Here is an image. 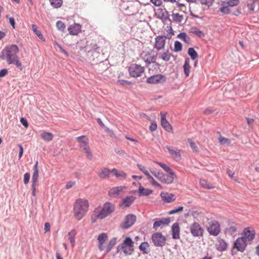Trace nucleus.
I'll use <instances>...</instances> for the list:
<instances>
[{"label": "nucleus", "mask_w": 259, "mask_h": 259, "mask_svg": "<svg viewBox=\"0 0 259 259\" xmlns=\"http://www.w3.org/2000/svg\"><path fill=\"white\" fill-rule=\"evenodd\" d=\"M19 49L15 45H12L5 47L1 52L0 58L6 60L9 64H15L17 67L22 70V63L17 55Z\"/></svg>", "instance_id": "f257e3e1"}, {"label": "nucleus", "mask_w": 259, "mask_h": 259, "mask_svg": "<svg viewBox=\"0 0 259 259\" xmlns=\"http://www.w3.org/2000/svg\"><path fill=\"white\" fill-rule=\"evenodd\" d=\"M239 225L232 221H228V226L224 230V234L226 237H234L238 232Z\"/></svg>", "instance_id": "423d86ee"}, {"label": "nucleus", "mask_w": 259, "mask_h": 259, "mask_svg": "<svg viewBox=\"0 0 259 259\" xmlns=\"http://www.w3.org/2000/svg\"><path fill=\"white\" fill-rule=\"evenodd\" d=\"M215 247L218 250L220 251H224L227 250L228 248V244L224 240L219 238L217 239Z\"/></svg>", "instance_id": "4be33fe9"}, {"label": "nucleus", "mask_w": 259, "mask_h": 259, "mask_svg": "<svg viewBox=\"0 0 259 259\" xmlns=\"http://www.w3.org/2000/svg\"><path fill=\"white\" fill-rule=\"evenodd\" d=\"M139 249L144 254H148L150 251V245L147 242L142 243L139 246Z\"/></svg>", "instance_id": "a878e982"}, {"label": "nucleus", "mask_w": 259, "mask_h": 259, "mask_svg": "<svg viewBox=\"0 0 259 259\" xmlns=\"http://www.w3.org/2000/svg\"><path fill=\"white\" fill-rule=\"evenodd\" d=\"M45 230L46 232H49L50 230V225L49 223L45 224Z\"/></svg>", "instance_id": "774afa93"}, {"label": "nucleus", "mask_w": 259, "mask_h": 259, "mask_svg": "<svg viewBox=\"0 0 259 259\" xmlns=\"http://www.w3.org/2000/svg\"><path fill=\"white\" fill-rule=\"evenodd\" d=\"M152 193V190L149 189H146L140 186L139 188V195L141 196H148Z\"/></svg>", "instance_id": "7c9ffc66"}, {"label": "nucleus", "mask_w": 259, "mask_h": 259, "mask_svg": "<svg viewBox=\"0 0 259 259\" xmlns=\"http://www.w3.org/2000/svg\"><path fill=\"white\" fill-rule=\"evenodd\" d=\"M202 5L209 6L213 2V0H198Z\"/></svg>", "instance_id": "13d9d810"}, {"label": "nucleus", "mask_w": 259, "mask_h": 259, "mask_svg": "<svg viewBox=\"0 0 259 259\" xmlns=\"http://www.w3.org/2000/svg\"><path fill=\"white\" fill-rule=\"evenodd\" d=\"M172 18L174 21L179 23L181 22L183 20V16L178 13L173 14L172 15Z\"/></svg>", "instance_id": "a18cd8bd"}, {"label": "nucleus", "mask_w": 259, "mask_h": 259, "mask_svg": "<svg viewBox=\"0 0 259 259\" xmlns=\"http://www.w3.org/2000/svg\"><path fill=\"white\" fill-rule=\"evenodd\" d=\"M160 196L162 200L165 203H170L174 202L176 198L175 195L172 193L167 192H161Z\"/></svg>", "instance_id": "412c9836"}, {"label": "nucleus", "mask_w": 259, "mask_h": 259, "mask_svg": "<svg viewBox=\"0 0 259 259\" xmlns=\"http://www.w3.org/2000/svg\"><path fill=\"white\" fill-rule=\"evenodd\" d=\"M156 164L161 167L168 174H164L161 171H156L154 170H150L151 174L161 182L170 184L173 183L177 176L175 172L166 164L159 162H155Z\"/></svg>", "instance_id": "f03ea898"}, {"label": "nucleus", "mask_w": 259, "mask_h": 259, "mask_svg": "<svg viewBox=\"0 0 259 259\" xmlns=\"http://www.w3.org/2000/svg\"><path fill=\"white\" fill-rule=\"evenodd\" d=\"M190 32L199 37H202L204 36L203 32L200 30L196 27H191Z\"/></svg>", "instance_id": "e433bc0d"}, {"label": "nucleus", "mask_w": 259, "mask_h": 259, "mask_svg": "<svg viewBox=\"0 0 259 259\" xmlns=\"http://www.w3.org/2000/svg\"><path fill=\"white\" fill-rule=\"evenodd\" d=\"M189 230L193 237H202L204 234V229L197 222H194L189 226Z\"/></svg>", "instance_id": "6e6552de"}, {"label": "nucleus", "mask_w": 259, "mask_h": 259, "mask_svg": "<svg viewBox=\"0 0 259 259\" xmlns=\"http://www.w3.org/2000/svg\"><path fill=\"white\" fill-rule=\"evenodd\" d=\"M8 73V70L6 69H2L0 71V77L5 76Z\"/></svg>", "instance_id": "69168bd1"}, {"label": "nucleus", "mask_w": 259, "mask_h": 259, "mask_svg": "<svg viewBox=\"0 0 259 259\" xmlns=\"http://www.w3.org/2000/svg\"><path fill=\"white\" fill-rule=\"evenodd\" d=\"M188 142L189 143L190 147L192 149L193 151L195 153H198L199 150L198 146L196 143L191 139H188Z\"/></svg>", "instance_id": "ea45409f"}, {"label": "nucleus", "mask_w": 259, "mask_h": 259, "mask_svg": "<svg viewBox=\"0 0 259 259\" xmlns=\"http://www.w3.org/2000/svg\"><path fill=\"white\" fill-rule=\"evenodd\" d=\"M77 141L79 143V146L82 149L89 146V140L85 136H81L76 138Z\"/></svg>", "instance_id": "393cba45"}, {"label": "nucleus", "mask_w": 259, "mask_h": 259, "mask_svg": "<svg viewBox=\"0 0 259 259\" xmlns=\"http://www.w3.org/2000/svg\"><path fill=\"white\" fill-rule=\"evenodd\" d=\"M116 238H112L109 241V242L108 243V244H106L105 253H108L113 248V247L116 244Z\"/></svg>", "instance_id": "72a5a7b5"}, {"label": "nucleus", "mask_w": 259, "mask_h": 259, "mask_svg": "<svg viewBox=\"0 0 259 259\" xmlns=\"http://www.w3.org/2000/svg\"><path fill=\"white\" fill-rule=\"evenodd\" d=\"M89 202L85 198H78L75 201L73 213L76 220H81L86 215L89 210Z\"/></svg>", "instance_id": "20e7f679"}, {"label": "nucleus", "mask_w": 259, "mask_h": 259, "mask_svg": "<svg viewBox=\"0 0 259 259\" xmlns=\"http://www.w3.org/2000/svg\"><path fill=\"white\" fill-rule=\"evenodd\" d=\"M247 244V241L244 238L239 237L235 241L233 248L237 249L239 251L243 252L245 249Z\"/></svg>", "instance_id": "4468645a"}, {"label": "nucleus", "mask_w": 259, "mask_h": 259, "mask_svg": "<svg viewBox=\"0 0 259 259\" xmlns=\"http://www.w3.org/2000/svg\"><path fill=\"white\" fill-rule=\"evenodd\" d=\"M152 240L156 246H163L165 244V237L161 233L157 232L152 235Z\"/></svg>", "instance_id": "9d476101"}, {"label": "nucleus", "mask_w": 259, "mask_h": 259, "mask_svg": "<svg viewBox=\"0 0 259 259\" xmlns=\"http://www.w3.org/2000/svg\"><path fill=\"white\" fill-rule=\"evenodd\" d=\"M166 148L168 150L170 156L173 158H174L177 160H179L182 159V156L181 155V150L180 149H179L176 147L169 146H166Z\"/></svg>", "instance_id": "f3484780"}, {"label": "nucleus", "mask_w": 259, "mask_h": 259, "mask_svg": "<svg viewBox=\"0 0 259 259\" xmlns=\"http://www.w3.org/2000/svg\"><path fill=\"white\" fill-rule=\"evenodd\" d=\"M38 179V171L33 170L32 178V184H36Z\"/></svg>", "instance_id": "09e8293b"}, {"label": "nucleus", "mask_w": 259, "mask_h": 259, "mask_svg": "<svg viewBox=\"0 0 259 259\" xmlns=\"http://www.w3.org/2000/svg\"><path fill=\"white\" fill-rule=\"evenodd\" d=\"M227 4L230 7H234L237 6L239 3V0H229L227 1Z\"/></svg>", "instance_id": "864d4df0"}, {"label": "nucleus", "mask_w": 259, "mask_h": 259, "mask_svg": "<svg viewBox=\"0 0 259 259\" xmlns=\"http://www.w3.org/2000/svg\"><path fill=\"white\" fill-rule=\"evenodd\" d=\"M41 138L45 141L50 142L53 139V135L50 132H43L41 134Z\"/></svg>", "instance_id": "c9c22d12"}, {"label": "nucleus", "mask_w": 259, "mask_h": 259, "mask_svg": "<svg viewBox=\"0 0 259 259\" xmlns=\"http://www.w3.org/2000/svg\"><path fill=\"white\" fill-rule=\"evenodd\" d=\"M125 189L126 188L124 186H115L110 189L108 195L111 197L116 198L121 195Z\"/></svg>", "instance_id": "f8f14e48"}, {"label": "nucleus", "mask_w": 259, "mask_h": 259, "mask_svg": "<svg viewBox=\"0 0 259 259\" xmlns=\"http://www.w3.org/2000/svg\"><path fill=\"white\" fill-rule=\"evenodd\" d=\"M183 209H184V207L182 206H181L178 207L177 208H175V209L170 210L168 212V214H174L176 213H178L179 212L182 211L183 210Z\"/></svg>", "instance_id": "603ef678"}, {"label": "nucleus", "mask_w": 259, "mask_h": 259, "mask_svg": "<svg viewBox=\"0 0 259 259\" xmlns=\"http://www.w3.org/2000/svg\"><path fill=\"white\" fill-rule=\"evenodd\" d=\"M174 57V55L169 52L168 50H166L164 52L160 53L158 54V58L163 61L168 62L171 58Z\"/></svg>", "instance_id": "5701e85b"}, {"label": "nucleus", "mask_w": 259, "mask_h": 259, "mask_svg": "<svg viewBox=\"0 0 259 259\" xmlns=\"http://www.w3.org/2000/svg\"><path fill=\"white\" fill-rule=\"evenodd\" d=\"M81 26L78 23L70 25L68 28L69 33L71 35H76L81 31Z\"/></svg>", "instance_id": "aec40b11"}, {"label": "nucleus", "mask_w": 259, "mask_h": 259, "mask_svg": "<svg viewBox=\"0 0 259 259\" xmlns=\"http://www.w3.org/2000/svg\"><path fill=\"white\" fill-rule=\"evenodd\" d=\"M184 74L186 77L190 75L191 66L190 64V60L189 58L185 59L184 64L183 65Z\"/></svg>", "instance_id": "bb28decb"}, {"label": "nucleus", "mask_w": 259, "mask_h": 259, "mask_svg": "<svg viewBox=\"0 0 259 259\" xmlns=\"http://www.w3.org/2000/svg\"><path fill=\"white\" fill-rule=\"evenodd\" d=\"M111 172V171L109 169L104 168L101 169V171L98 174V176L101 179H107L109 178Z\"/></svg>", "instance_id": "c756f323"}, {"label": "nucleus", "mask_w": 259, "mask_h": 259, "mask_svg": "<svg viewBox=\"0 0 259 259\" xmlns=\"http://www.w3.org/2000/svg\"><path fill=\"white\" fill-rule=\"evenodd\" d=\"M18 147L19 148V149H20V151H19V158L20 159L21 158V157L22 156L23 154V148L20 144L18 145Z\"/></svg>", "instance_id": "e2e57ef3"}, {"label": "nucleus", "mask_w": 259, "mask_h": 259, "mask_svg": "<svg viewBox=\"0 0 259 259\" xmlns=\"http://www.w3.org/2000/svg\"><path fill=\"white\" fill-rule=\"evenodd\" d=\"M151 2L155 6L159 7L162 5V0H150Z\"/></svg>", "instance_id": "bf43d9fd"}, {"label": "nucleus", "mask_w": 259, "mask_h": 259, "mask_svg": "<svg viewBox=\"0 0 259 259\" xmlns=\"http://www.w3.org/2000/svg\"><path fill=\"white\" fill-rule=\"evenodd\" d=\"M166 37L164 35H158L155 38L154 48L159 51L164 48Z\"/></svg>", "instance_id": "2eb2a0df"}, {"label": "nucleus", "mask_w": 259, "mask_h": 259, "mask_svg": "<svg viewBox=\"0 0 259 259\" xmlns=\"http://www.w3.org/2000/svg\"><path fill=\"white\" fill-rule=\"evenodd\" d=\"M220 11L224 14H228L230 13V10L228 7H222L220 9Z\"/></svg>", "instance_id": "6e6d98bb"}, {"label": "nucleus", "mask_w": 259, "mask_h": 259, "mask_svg": "<svg viewBox=\"0 0 259 259\" xmlns=\"http://www.w3.org/2000/svg\"><path fill=\"white\" fill-rule=\"evenodd\" d=\"M161 116V125L163 128L169 133L173 132V128L171 125L168 122L166 119V114L162 112L160 113Z\"/></svg>", "instance_id": "6ab92c4d"}, {"label": "nucleus", "mask_w": 259, "mask_h": 259, "mask_svg": "<svg viewBox=\"0 0 259 259\" xmlns=\"http://www.w3.org/2000/svg\"><path fill=\"white\" fill-rule=\"evenodd\" d=\"M20 122L25 126V128H27L28 127V123L26 119L21 118L20 119Z\"/></svg>", "instance_id": "680f3d73"}, {"label": "nucleus", "mask_w": 259, "mask_h": 259, "mask_svg": "<svg viewBox=\"0 0 259 259\" xmlns=\"http://www.w3.org/2000/svg\"><path fill=\"white\" fill-rule=\"evenodd\" d=\"M108 239L107 234L105 233H102L100 234L97 238L98 241V248L100 251H104L105 250V248L106 246V241Z\"/></svg>", "instance_id": "dca6fc26"}, {"label": "nucleus", "mask_w": 259, "mask_h": 259, "mask_svg": "<svg viewBox=\"0 0 259 259\" xmlns=\"http://www.w3.org/2000/svg\"><path fill=\"white\" fill-rule=\"evenodd\" d=\"M56 27L58 30L62 32L65 30L66 27L65 24L61 21H58L57 22Z\"/></svg>", "instance_id": "8fccbe9b"}, {"label": "nucleus", "mask_w": 259, "mask_h": 259, "mask_svg": "<svg viewBox=\"0 0 259 259\" xmlns=\"http://www.w3.org/2000/svg\"><path fill=\"white\" fill-rule=\"evenodd\" d=\"M144 68L137 64H132L128 68V71L131 76L134 77L141 76L144 72Z\"/></svg>", "instance_id": "1a4fd4ad"}, {"label": "nucleus", "mask_w": 259, "mask_h": 259, "mask_svg": "<svg viewBox=\"0 0 259 259\" xmlns=\"http://www.w3.org/2000/svg\"><path fill=\"white\" fill-rule=\"evenodd\" d=\"M111 172L114 174V175L116 176L117 178H122L123 179H125L126 177V174L122 171H118L117 169L115 168H113Z\"/></svg>", "instance_id": "a19ab883"}, {"label": "nucleus", "mask_w": 259, "mask_h": 259, "mask_svg": "<svg viewBox=\"0 0 259 259\" xmlns=\"http://www.w3.org/2000/svg\"><path fill=\"white\" fill-rule=\"evenodd\" d=\"M118 251H122L125 255H132L134 251V242L130 237H126L117 246Z\"/></svg>", "instance_id": "39448f33"}, {"label": "nucleus", "mask_w": 259, "mask_h": 259, "mask_svg": "<svg viewBox=\"0 0 259 259\" xmlns=\"http://www.w3.org/2000/svg\"><path fill=\"white\" fill-rule=\"evenodd\" d=\"M136 221V217L132 214H127L123 222L120 224V227L122 229H128L132 227Z\"/></svg>", "instance_id": "9b49d317"}, {"label": "nucleus", "mask_w": 259, "mask_h": 259, "mask_svg": "<svg viewBox=\"0 0 259 259\" xmlns=\"http://www.w3.org/2000/svg\"><path fill=\"white\" fill-rule=\"evenodd\" d=\"M82 149L84 153L87 158L89 160H92L93 159V154L90 149L89 145L82 148Z\"/></svg>", "instance_id": "58836bf2"}, {"label": "nucleus", "mask_w": 259, "mask_h": 259, "mask_svg": "<svg viewBox=\"0 0 259 259\" xmlns=\"http://www.w3.org/2000/svg\"><path fill=\"white\" fill-rule=\"evenodd\" d=\"M75 235L76 231L75 230H72L68 233L69 239L72 247L74 246Z\"/></svg>", "instance_id": "79ce46f5"}, {"label": "nucleus", "mask_w": 259, "mask_h": 259, "mask_svg": "<svg viewBox=\"0 0 259 259\" xmlns=\"http://www.w3.org/2000/svg\"><path fill=\"white\" fill-rule=\"evenodd\" d=\"M182 50V45L179 41H176L174 43V51L175 52H181Z\"/></svg>", "instance_id": "49530a36"}, {"label": "nucleus", "mask_w": 259, "mask_h": 259, "mask_svg": "<svg viewBox=\"0 0 259 259\" xmlns=\"http://www.w3.org/2000/svg\"><path fill=\"white\" fill-rule=\"evenodd\" d=\"M32 29L35 34L39 37V39L42 40V41H45V38L44 37L43 35L41 34V32L37 29V27L35 24H32L31 25Z\"/></svg>", "instance_id": "4c0bfd02"}, {"label": "nucleus", "mask_w": 259, "mask_h": 259, "mask_svg": "<svg viewBox=\"0 0 259 259\" xmlns=\"http://www.w3.org/2000/svg\"><path fill=\"white\" fill-rule=\"evenodd\" d=\"M9 22H10V24L12 26L13 28L15 29V20H14V18H13V17L10 18H9Z\"/></svg>", "instance_id": "338daca9"}, {"label": "nucleus", "mask_w": 259, "mask_h": 259, "mask_svg": "<svg viewBox=\"0 0 259 259\" xmlns=\"http://www.w3.org/2000/svg\"><path fill=\"white\" fill-rule=\"evenodd\" d=\"M169 223V219H164L160 220H156L154 222L153 224V228L157 229V228L162 225H167Z\"/></svg>", "instance_id": "2f4dec72"}, {"label": "nucleus", "mask_w": 259, "mask_h": 259, "mask_svg": "<svg viewBox=\"0 0 259 259\" xmlns=\"http://www.w3.org/2000/svg\"><path fill=\"white\" fill-rule=\"evenodd\" d=\"M188 53L192 60H195L198 57V54L193 48H190L188 49Z\"/></svg>", "instance_id": "37998d69"}, {"label": "nucleus", "mask_w": 259, "mask_h": 259, "mask_svg": "<svg viewBox=\"0 0 259 259\" xmlns=\"http://www.w3.org/2000/svg\"><path fill=\"white\" fill-rule=\"evenodd\" d=\"M144 59L147 63L150 64L155 60V57L150 56L149 54H147L144 56Z\"/></svg>", "instance_id": "5fc2aeb1"}, {"label": "nucleus", "mask_w": 259, "mask_h": 259, "mask_svg": "<svg viewBox=\"0 0 259 259\" xmlns=\"http://www.w3.org/2000/svg\"><path fill=\"white\" fill-rule=\"evenodd\" d=\"M177 37L184 41L187 44H189L191 42L190 37L185 32H182L179 34L177 36Z\"/></svg>", "instance_id": "473e14b6"}, {"label": "nucleus", "mask_w": 259, "mask_h": 259, "mask_svg": "<svg viewBox=\"0 0 259 259\" xmlns=\"http://www.w3.org/2000/svg\"><path fill=\"white\" fill-rule=\"evenodd\" d=\"M30 179V174L26 172L24 175V183L26 185L27 184Z\"/></svg>", "instance_id": "4d7b16f0"}, {"label": "nucleus", "mask_w": 259, "mask_h": 259, "mask_svg": "<svg viewBox=\"0 0 259 259\" xmlns=\"http://www.w3.org/2000/svg\"><path fill=\"white\" fill-rule=\"evenodd\" d=\"M149 181L153 186H154L156 187H158V188H160V189H163L162 186L159 183H158L156 181H155L153 177L152 178H151V179H150Z\"/></svg>", "instance_id": "3c124183"}, {"label": "nucleus", "mask_w": 259, "mask_h": 259, "mask_svg": "<svg viewBox=\"0 0 259 259\" xmlns=\"http://www.w3.org/2000/svg\"><path fill=\"white\" fill-rule=\"evenodd\" d=\"M157 125L156 123L155 122H151V125H150L149 130L151 132H153V131H155L157 129Z\"/></svg>", "instance_id": "052dcab7"}, {"label": "nucleus", "mask_w": 259, "mask_h": 259, "mask_svg": "<svg viewBox=\"0 0 259 259\" xmlns=\"http://www.w3.org/2000/svg\"><path fill=\"white\" fill-rule=\"evenodd\" d=\"M137 166L139 168V169L146 176L147 179L148 181H149L153 177L150 174L148 170L147 169L146 167L140 164H137Z\"/></svg>", "instance_id": "c85d7f7f"}, {"label": "nucleus", "mask_w": 259, "mask_h": 259, "mask_svg": "<svg viewBox=\"0 0 259 259\" xmlns=\"http://www.w3.org/2000/svg\"><path fill=\"white\" fill-rule=\"evenodd\" d=\"M51 5L54 8H59L62 6V0H50Z\"/></svg>", "instance_id": "de8ad7c7"}, {"label": "nucleus", "mask_w": 259, "mask_h": 259, "mask_svg": "<svg viewBox=\"0 0 259 259\" xmlns=\"http://www.w3.org/2000/svg\"><path fill=\"white\" fill-rule=\"evenodd\" d=\"M207 231L211 235L218 236L221 232V227L219 223L216 220L209 221L206 227Z\"/></svg>", "instance_id": "0eeeda50"}, {"label": "nucleus", "mask_w": 259, "mask_h": 259, "mask_svg": "<svg viewBox=\"0 0 259 259\" xmlns=\"http://www.w3.org/2000/svg\"><path fill=\"white\" fill-rule=\"evenodd\" d=\"M115 210V206L111 202H107L102 206L96 208L91 217V221L95 223L98 220H102L111 215Z\"/></svg>", "instance_id": "7ed1b4c3"}, {"label": "nucleus", "mask_w": 259, "mask_h": 259, "mask_svg": "<svg viewBox=\"0 0 259 259\" xmlns=\"http://www.w3.org/2000/svg\"><path fill=\"white\" fill-rule=\"evenodd\" d=\"M166 77L164 75L158 74L152 75L147 79V82L150 84H158L165 81Z\"/></svg>", "instance_id": "ddd939ff"}, {"label": "nucleus", "mask_w": 259, "mask_h": 259, "mask_svg": "<svg viewBox=\"0 0 259 259\" xmlns=\"http://www.w3.org/2000/svg\"><path fill=\"white\" fill-rule=\"evenodd\" d=\"M135 198L133 196H126L122 199V205L124 207L130 206L135 200Z\"/></svg>", "instance_id": "cd10ccee"}, {"label": "nucleus", "mask_w": 259, "mask_h": 259, "mask_svg": "<svg viewBox=\"0 0 259 259\" xmlns=\"http://www.w3.org/2000/svg\"><path fill=\"white\" fill-rule=\"evenodd\" d=\"M56 44L61 52H62L66 56H68V53L65 50H64L59 44H58L57 42L56 43Z\"/></svg>", "instance_id": "0e129e2a"}, {"label": "nucleus", "mask_w": 259, "mask_h": 259, "mask_svg": "<svg viewBox=\"0 0 259 259\" xmlns=\"http://www.w3.org/2000/svg\"><path fill=\"white\" fill-rule=\"evenodd\" d=\"M172 238L175 239H179L180 236V228L178 223H174L171 227Z\"/></svg>", "instance_id": "b1692460"}, {"label": "nucleus", "mask_w": 259, "mask_h": 259, "mask_svg": "<svg viewBox=\"0 0 259 259\" xmlns=\"http://www.w3.org/2000/svg\"><path fill=\"white\" fill-rule=\"evenodd\" d=\"M219 142L221 145H230L231 143L230 140L222 136L219 137Z\"/></svg>", "instance_id": "c03bdc74"}, {"label": "nucleus", "mask_w": 259, "mask_h": 259, "mask_svg": "<svg viewBox=\"0 0 259 259\" xmlns=\"http://www.w3.org/2000/svg\"><path fill=\"white\" fill-rule=\"evenodd\" d=\"M200 184L202 187L205 189H211L214 188L212 184L204 179H201L200 180Z\"/></svg>", "instance_id": "f704fd0d"}, {"label": "nucleus", "mask_w": 259, "mask_h": 259, "mask_svg": "<svg viewBox=\"0 0 259 259\" xmlns=\"http://www.w3.org/2000/svg\"><path fill=\"white\" fill-rule=\"evenodd\" d=\"M243 234L242 238H244L246 241H250L254 238L255 232L253 228L247 227L244 229Z\"/></svg>", "instance_id": "a211bd4d"}]
</instances>
